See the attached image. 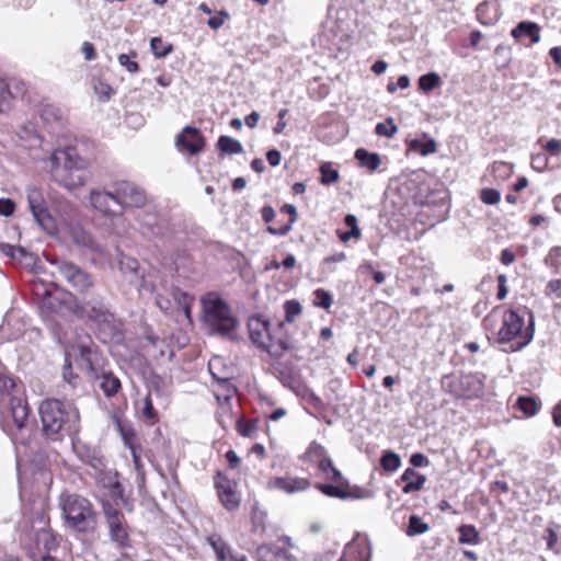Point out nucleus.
<instances>
[{
    "label": "nucleus",
    "instance_id": "1",
    "mask_svg": "<svg viewBox=\"0 0 561 561\" xmlns=\"http://www.w3.org/2000/svg\"><path fill=\"white\" fill-rule=\"evenodd\" d=\"M482 328L488 340L510 344L513 352L527 346L535 334L533 313L527 310H515L505 305L492 308L483 318Z\"/></svg>",
    "mask_w": 561,
    "mask_h": 561
},
{
    "label": "nucleus",
    "instance_id": "2",
    "mask_svg": "<svg viewBox=\"0 0 561 561\" xmlns=\"http://www.w3.org/2000/svg\"><path fill=\"white\" fill-rule=\"evenodd\" d=\"M354 21L346 10L336 11L335 16L329 15L321 31L313 41L328 58L344 60L353 44Z\"/></svg>",
    "mask_w": 561,
    "mask_h": 561
},
{
    "label": "nucleus",
    "instance_id": "3",
    "mask_svg": "<svg viewBox=\"0 0 561 561\" xmlns=\"http://www.w3.org/2000/svg\"><path fill=\"white\" fill-rule=\"evenodd\" d=\"M75 364L79 369L87 373L92 378H99L96 366L99 365V354L89 344L79 343L71 345L66 352V364L64 368V378L72 382L71 366ZM99 387L106 397L115 396L121 389V380L112 373H103L100 376Z\"/></svg>",
    "mask_w": 561,
    "mask_h": 561
},
{
    "label": "nucleus",
    "instance_id": "4",
    "mask_svg": "<svg viewBox=\"0 0 561 561\" xmlns=\"http://www.w3.org/2000/svg\"><path fill=\"white\" fill-rule=\"evenodd\" d=\"M39 414L45 434L56 438L59 434L78 431L79 411L73 403L57 399H47L39 405Z\"/></svg>",
    "mask_w": 561,
    "mask_h": 561
},
{
    "label": "nucleus",
    "instance_id": "5",
    "mask_svg": "<svg viewBox=\"0 0 561 561\" xmlns=\"http://www.w3.org/2000/svg\"><path fill=\"white\" fill-rule=\"evenodd\" d=\"M203 322L210 333L236 339L239 321L230 306L216 293H208L201 299Z\"/></svg>",
    "mask_w": 561,
    "mask_h": 561
},
{
    "label": "nucleus",
    "instance_id": "6",
    "mask_svg": "<svg viewBox=\"0 0 561 561\" xmlns=\"http://www.w3.org/2000/svg\"><path fill=\"white\" fill-rule=\"evenodd\" d=\"M15 383L12 378L0 375V407H8L18 433H12L14 440L25 443L31 433L28 407L21 396L13 394Z\"/></svg>",
    "mask_w": 561,
    "mask_h": 561
},
{
    "label": "nucleus",
    "instance_id": "7",
    "mask_svg": "<svg viewBox=\"0 0 561 561\" xmlns=\"http://www.w3.org/2000/svg\"><path fill=\"white\" fill-rule=\"evenodd\" d=\"M248 329L252 343L274 357L283 356L290 348V343L286 337L275 336L270 321L263 316L251 317Z\"/></svg>",
    "mask_w": 561,
    "mask_h": 561
},
{
    "label": "nucleus",
    "instance_id": "8",
    "mask_svg": "<svg viewBox=\"0 0 561 561\" xmlns=\"http://www.w3.org/2000/svg\"><path fill=\"white\" fill-rule=\"evenodd\" d=\"M62 514L67 524L77 531L87 533L95 527L96 518L91 503L77 494L61 499Z\"/></svg>",
    "mask_w": 561,
    "mask_h": 561
},
{
    "label": "nucleus",
    "instance_id": "9",
    "mask_svg": "<svg viewBox=\"0 0 561 561\" xmlns=\"http://www.w3.org/2000/svg\"><path fill=\"white\" fill-rule=\"evenodd\" d=\"M443 385L451 394L466 400L481 398L484 393V376L478 373L448 375Z\"/></svg>",
    "mask_w": 561,
    "mask_h": 561
},
{
    "label": "nucleus",
    "instance_id": "10",
    "mask_svg": "<svg viewBox=\"0 0 561 561\" xmlns=\"http://www.w3.org/2000/svg\"><path fill=\"white\" fill-rule=\"evenodd\" d=\"M448 213V192L443 184L430 191L423 199V217L426 222L433 227L436 222L445 220Z\"/></svg>",
    "mask_w": 561,
    "mask_h": 561
},
{
    "label": "nucleus",
    "instance_id": "11",
    "mask_svg": "<svg viewBox=\"0 0 561 561\" xmlns=\"http://www.w3.org/2000/svg\"><path fill=\"white\" fill-rule=\"evenodd\" d=\"M103 511L108 525L111 539L121 547L126 546L128 543V530L123 513L110 502L103 503Z\"/></svg>",
    "mask_w": 561,
    "mask_h": 561
},
{
    "label": "nucleus",
    "instance_id": "12",
    "mask_svg": "<svg viewBox=\"0 0 561 561\" xmlns=\"http://www.w3.org/2000/svg\"><path fill=\"white\" fill-rule=\"evenodd\" d=\"M56 271L64 277L76 290L83 293L92 286L90 275L79 266L66 262L55 260L51 262Z\"/></svg>",
    "mask_w": 561,
    "mask_h": 561
},
{
    "label": "nucleus",
    "instance_id": "13",
    "mask_svg": "<svg viewBox=\"0 0 561 561\" xmlns=\"http://www.w3.org/2000/svg\"><path fill=\"white\" fill-rule=\"evenodd\" d=\"M26 198L30 210L36 220V222L44 229H48L51 226L53 219L48 213L46 201L39 190L36 187H27Z\"/></svg>",
    "mask_w": 561,
    "mask_h": 561
},
{
    "label": "nucleus",
    "instance_id": "14",
    "mask_svg": "<svg viewBox=\"0 0 561 561\" xmlns=\"http://www.w3.org/2000/svg\"><path fill=\"white\" fill-rule=\"evenodd\" d=\"M116 198L118 207H144L147 203L145 192L130 182H119L116 184Z\"/></svg>",
    "mask_w": 561,
    "mask_h": 561
},
{
    "label": "nucleus",
    "instance_id": "15",
    "mask_svg": "<svg viewBox=\"0 0 561 561\" xmlns=\"http://www.w3.org/2000/svg\"><path fill=\"white\" fill-rule=\"evenodd\" d=\"M311 482L307 478L291 476L273 477L267 481V489L278 490L287 494L300 493L308 490Z\"/></svg>",
    "mask_w": 561,
    "mask_h": 561
},
{
    "label": "nucleus",
    "instance_id": "16",
    "mask_svg": "<svg viewBox=\"0 0 561 561\" xmlns=\"http://www.w3.org/2000/svg\"><path fill=\"white\" fill-rule=\"evenodd\" d=\"M216 486L220 502L225 508L228 511L237 510L240 505V495L237 491L236 482L219 474L216 480Z\"/></svg>",
    "mask_w": 561,
    "mask_h": 561
},
{
    "label": "nucleus",
    "instance_id": "17",
    "mask_svg": "<svg viewBox=\"0 0 561 561\" xmlns=\"http://www.w3.org/2000/svg\"><path fill=\"white\" fill-rule=\"evenodd\" d=\"M175 145L179 150L187 151L190 154L194 156L203 150L204 138L198 129L186 126L176 137Z\"/></svg>",
    "mask_w": 561,
    "mask_h": 561
},
{
    "label": "nucleus",
    "instance_id": "18",
    "mask_svg": "<svg viewBox=\"0 0 561 561\" xmlns=\"http://www.w3.org/2000/svg\"><path fill=\"white\" fill-rule=\"evenodd\" d=\"M53 175L62 186L72 190L79 187L88 180V171L85 168H53Z\"/></svg>",
    "mask_w": 561,
    "mask_h": 561
},
{
    "label": "nucleus",
    "instance_id": "19",
    "mask_svg": "<svg viewBox=\"0 0 561 561\" xmlns=\"http://www.w3.org/2000/svg\"><path fill=\"white\" fill-rule=\"evenodd\" d=\"M91 206L103 215H115V206H118V199L116 198V191L110 193L103 190H92L90 192Z\"/></svg>",
    "mask_w": 561,
    "mask_h": 561
},
{
    "label": "nucleus",
    "instance_id": "20",
    "mask_svg": "<svg viewBox=\"0 0 561 561\" xmlns=\"http://www.w3.org/2000/svg\"><path fill=\"white\" fill-rule=\"evenodd\" d=\"M53 168H65V169H75V168H85V163L82 159L79 158L77 152L73 149H64L57 150L53 158Z\"/></svg>",
    "mask_w": 561,
    "mask_h": 561
},
{
    "label": "nucleus",
    "instance_id": "21",
    "mask_svg": "<svg viewBox=\"0 0 561 561\" xmlns=\"http://www.w3.org/2000/svg\"><path fill=\"white\" fill-rule=\"evenodd\" d=\"M208 543L216 553L218 561H248L243 556L232 554L228 545L217 535H211L207 538Z\"/></svg>",
    "mask_w": 561,
    "mask_h": 561
},
{
    "label": "nucleus",
    "instance_id": "22",
    "mask_svg": "<svg viewBox=\"0 0 561 561\" xmlns=\"http://www.w3.org/2000/svg\"><path fill=\"white\" fill-rule=\"evenodd\" d=\"M511 35L517 41L527 37L530 43H538L540 41V27L535 22L523 21L512 30Z\"/></svg>",
    "mask_w": 561,
    "mask_h": 561
},
{
    "label": "nucleus",
    "instance_id": "23",
    "mask_svg": "<svg viewBox=\"0 0 561 561\" xmlns=\"http://www.w3.org/2000/svg\"><path fill=\"white\" fill-rule=\"evenodd\" d=\"M476 12L478 21L485 26L493 25L500 19L499 5L492 1L481 2Z\"/></svg>",
    "mask_w": 561,
    "mask_h": 561
},
{
    "label": "nucleus",
    "instance_id": "24",
    "mask_svg": "<svg viewBox=\"0 0 561 561\" xmlns=\"http://www.w3.org/2000/svg\"><path fill=\"white\" fill-rule=\"evenodd\" d=\"M516 408L520 410L525 416L531 417L539 412L541 402L533 396H519L516 400Z\"/></svg>",
    "mask_w": 561,
    "mask_h": 561
},
{
    "label": "nucleus",
    "instance_id": "25",
    "mask_svg": "<svg viewBox=\"0 0 561 561\" xmlns=\"http://www.w3.org/2000/svg\"><path fill=\"white\" fill-rule=\"evenodd\" d=\"M35 545L38 552H49L57 546L55 536L47 529H41L36 533Z\"/></svg>",
    "mask_w": 561,
    "mask_h": 561
},
{
    "label": "nucleus",
    "instance_id": "26",
    "mask_svg": "<svg viewBox=\"0 0 561 561\" xmlns=\"http://www.w3.org/2000/svg\"><path fill=\"white\" fill-rule=\"evenodd\" d=\"M72 240L77 244L82 245V247L91 250L92 252L100 253V254L103 252L102 248L92 238V236L90 233H88L87 231L82 230V229H76L72 232Z\"/></svg>",
    "mask_w": 561,
    "mask_h": 561
},
{
    "label": "nucleus",
    "instance_id": "27",
    "mask_svg": "<svg viewBox=\"0 0 561 561\" xmlns=\"http://www.w3.org/2000/svg\"><path fill=\"white\" fill-rule=\"evenodd\" d=\"M257 556L263 561H296V559L286 550H277L273 552L268 547H260Z\"/></svg>",
    "mask_w": 561,
    "mask_h": 561
},
{
    "label": "nucleus",
    "instance_id": "28",
    "mask_svg": "<svg viewBox=\"0 0 561 561\" xmlns=\"http://www.w3.org/2000/svg\"><path fill=\"white\" fill-rule=\"evenodd\" d=\"M459 543L478 545L480 542V534L473 525H461L458 528Z\"/></svg>",
    "mask_w": 561,
    "mask_h": 561
},
{
    "label": "nucleus",
    "instance_id": "29",
    "mask_svg": "<svg viewBox=\"0 0 561 561\" xmlns=\"http://www.w3.org/2000/svg\"><path fill=\"white\" fill-rule=\"evenodd\" d=\"M401 480L404 482L402 488L404 493H411L421 489V476H419L413 469H407L402 474Z\"/></svg>",
    "mask_w": 561,
    "mask_h": 561
},
{
    "label": "nucleus",
    "instance_id": "30",
    "mask_svg": "<svg viewBox=\"0 0 561 561\" xmlns=\"http://www.w3.org/2000/svg\"><path fill=\"white\" fill-rule=\"evenodd\" d=\"M355 157L363 167L371 171L376 170L380 164V158L377 153H370L362 148L356 150Z\"/></svg>",
    "mask_w": 561,
    "mask_h": 561
},
{
    "label": "nucleus",
    "instance_id": "31",
    "mask_svg": "<svg viewBox=\"0 0 561 561\" xmlns=\"http://www.w3.org/2000/svg\"><path fill=\"white\" fill-rule=\"evenodd\" d=\"M218 148L226 153H241L243 152V147L241 142L234 138L229 136H221L218 139Z\"/></svg>",
    "mask_w": 561,
    "mask_h": 561
},
{
    "label": "nucleus",
    "instance_id": "32",
    "mask_svg": "<svg viewBox=\"0 0 561 561\" xmlns=\"http://www.w3.org/2000/svg\"><path fill=\"white\" fill-rule=\"evenodd\" d=\"M12 99L13 92L10 89V84L0 77V113H5L11 108Z\"/></svg>",
    "mask_w": 561,
    "mask_h": 561
},
{
    "label": "nucleus",
    "instance_id": "33",
    "mask_svg": "<svg viewBox=\"0 0 561 561\" xmlns=\"http://www.w3.org/2000/svg\"><path fill=\"white\" fill-rule=\"evenodd\" d=\"M545 264L552 270L554 274L561 272V247H552L545 257Z\"/></svg>",
    "mask_w": 561,
    "mask_h": 561
},
{
    "label": "nucleus",
    "instance_id": "34",
    "mask_svg": "<svg viewBox=\"0 0 561 561\" xmlns=\"http://www.w3.org/2000/svg\"><path fill=\"white\" fill-rule=\"evenodd\" d=\"M35 294L43 298L42 302L48 309L54 311L60 310L59 305H57V298L48 289H45L43 285H35Z\"/></svg>",
    "mask_w": 561,
    "mask_h": 561
},
{
    "label": "nucleus",
    "instance_id": "35",
    "mask_svg": "<svg viewBox=\"0 0 561 561\" xmlns=\"http://www.w3.org/2000/svg\"><path fill=\"white\" fill-rule=\"evenodd\" d=\"M82 318H88L98 322L105 321L107 319V312L105 308L100 305L99 307H82Z\"/></svg>",
    "mask_w": 561,
    "mask_h": 561
},
{
    "label": "nucleus",
    "instance_id": "36",
    "mask_svg": "<svg viewBox=\"0 0 561 561\" xmlns=\"http://www.w3.org/2000/svg\"><path fill=\"white\" fill-rule=\"evenodd\" d=\"M317 489L319 491H321L323 494H325L327 496H330V497H336V499H342V500H345V499H348L351 497V493L343 490L341 486L339 485H332V484H318L317 485Z\"/></svg>",
    "mask_w": 561,
    "mask_h": 561
},
{
    "label": "nucleus",
    "instance_id": "37",
    "mask_svg": "<svg viewBox=\"0 0 561 561\" xmlns=\"http://www.w3.org/2000/svg\"><path fill=\"white\" fill-rule=\"evenodd\" d=\"M389 37L392 42L403 43L411 37L410 31L400 24H391Z\"/></svg>",
    "mask_w": 561,
    "mask_h": 561
},
{
    "label": "nucleus",
    "instance_id": "38",
    "mask_svg": "<svg viewBox=\"0 0 561 561\" xmlns=\"http://www.w3.org/2000/svg\"><path fill=\"white\" fill-rule=\"evenodd\" d=\"M398 128L392 118H388L386 122L378 123L375 131L378 136L391 138L397 133Z\"/></svg>",
    "mask_w": 561,
    "mask_h": 561
},
{
    "label": "nucleus",
    "instance_id": "39",
    "mask_svg": "<svg viewBox=\"0 0 561 561\" xmlns=\"http://www.w3.org/2000/svg\"><path fill=\"white\" fill-rule=\"evenodd\" d=\"M380 463L386 471H394L400 467V457L392 451H387L382 455Z\"/></svg>",
    "mask_w": 561,
    "mask_h": 561
},
{
    "label": "nucleus",
    "instance_id": "40",
    "mask_svg": "<svg viewBox=\"0 0 561 561\" xmlns=\"http://www.w3.org/2000/svg\"><path fill=\"white\" fill-rule=\"evenodd\" d=\"M150 47L154 56L164 57L171 50L172 46L163 42L160 37H152Z\"/></svg>",
    "mask_w": 561,
    "mask_h": 561
},
{
    "label": "nucleus",
    "instance_id": "41",
    "mask_svg": "<svg viewBox=\"0 0 561 561\" xmlns=\"http://www.w3.org/2000/svg\"><path fill=\"white\" fill-rule=\"evenodd\" d=\"M94 91L98 94L100 101L110 100L111 95L114 93L113 88L102 79L94 81Z\"/></svg>",
    "mask_w": 561,
    "mask_h": 561
},
{
    "label": "nucleus",
    "instance_id": "42",
    "mask_svg": "<svg viewBox=\"0 0 561 561\" xmlns=\"http://www.w3.org/2000/svg\"><path fill=\"white\" fill-rule=\"evenodd\" d=\"M324 457H327L324 447L317 443H312L306 451V458L311 462L318 463Z\"/></svg>",
    "mask_w": 561,
    "mask_h": 561
},
{
    "label": "nucleus",
    "instance_id": "43",
    "mask_svg": "<svg viewBox=\"0 0 561 561\" xmlns=\"http://www.w3.org/2000/svg\"><path fill=\"white\" fill-rule=\"evenodd\" d=\"M480 199L485 205H496L501 199V194L495 188L485 187L480 191Z\"/></svg>",
    "mask_w": 561,
    "mask_h": 561
},
{
    "label": "nucleus",
    "instance_id": "44",
    "mask_svg": "<svg viewBox=\"0 0 561 561\" xmlns=\"http://www.w3.org/2000/svg\"><path fill=\"white\" fill-rule=\"evenodd\" d=\"M285 309V320L286 322H294L296 317L301 313V306L299 302L295 300H288L284 305Z\"/></svg>",
    "mask_w": 561,
    "mask_h": 561
},
{
    "label": "nucleus",
    "instance_id": "45",
    "mask_svg": "<svg viewBox=\"0 0 561 561\" xmlns=\"http://www.w3.org/2000/svg\"><path fill=\"white\" fill-rule=\"evenodd\" d=\"M314 305L323 309H329L332 305V295L324 289L314 291Z\"/></svg>",
    "mask_w": 561,
    "mask_h": 561
},
{
    "label": "nucleus",
    "instance_id": "46",
    "mask_svg": "<svg viewBox=\"0 0 561 561\" xmlns=\"http://www.w3.org/2000/svg\"><path fill=\"white\" fill-rule=\"evenodd\" d=\"M121 271L125 274H135L137 275L139 264L138 262L129 256H123L119 261Z\"/></svg>",
    "mask_w": 561,
    "mask_h": 561
},
{
    "label": "nucleus",
    "instance_id": "47",
    "mask_svg": "<svg viewBox=\"0 0 561 561\" xmlns=\"http://www.w3.org/2000/svg\"><path fill=\"white\" fill-rule=\"evenodd\" d=\"M0 251L10 257L21 259L26 255V251L21 247H14L8 243H0Z\"/></svg>",
    "mask_w": 561,
    "mask_h": 561
},
{
    "label": "nucleus",
    "instance_id": "48",
    "mask_svg": "<svg viewBox=\"0 0 561 561\" xmlns=\"http://www.w3.org/2000/svg\"><path fill=\"white\" fill-rule=\"evenodd\" d=\"M108 496L111 497V500H113L114 504L116 506L119 505V503L122 504H125V500L123 497V490H122V486L119 484L118 481H114L111 485H110V490H108Z\"/></svg>",
    "mask_w": 561,
    "mask_h": 561
},
{
    "label": "nucleus",
    "instance_id": "49",
    "mask_svg": "<svg viewBox=\"0 0 561 561\" xmlns=\"http://www.w3.org/2000/svg\"><path fill=\"white\" fill-rule=\"evenodd\" d=\"M320 170L322 173L321 182L323 184H331L337 181V171L333 170L329 164H323Z\"/></svg>",
    "mask_w": 561,
    "mask_h": 561
},
{
    "label": "nucleus",
    "instance_id": "50",
    "mask_svg": "<svg viewBox=\"0 0 561 561\" xmlns=\"http://www.w3.org/2000/svg\"><path fill=\"white\" fill-rule=\"evenodd\" d=\"M497 282V293L496 299L504 300L507 297L508 288H507V277L505 274H499L496 276Z\"/></svg>",
    "mask_w": 561,
    "mask_h": 561
},
{
    "label": "nucleus",
    "instance_id": "51",
    "mask_svg": "<svg viewBox=\"0 0 561 561\" xmlns=\"http://www.w3.org/2000/svg\"><path fill=\"white\" fill-rule=\"evenodd\" d=\"M15 210V203L10 198H0V215L9 217Z\"/></svg>",
    "mask_w": 561,
    "mask_h": 561
},
{
    "label": "nucleus",
    "instance_id": "52",
    "mask_svg": "<svg viewBox=\"0 0 561 561\" xmlns=\"http://www.w3.org/2000/svg\"><path fill=\"white\" fill-rule=\"evenodd\" d=\"M229 18L226 11H221L218 15L210 16L207 21V25L213 30H218L225 23V19Z\"/></svg>",
    "mask_w": 561,
    "mask_h": 561
},
{
    "label": "nucleus",
    "instance_id": "53",
    "mask_svg": "<svg viewBox=\"0 0 561 561\" xmlns=\"http://www.w3.org/2000/svg\"><path fill=\"white\" fill-rule=\"evenodd\" d=\"M123 434V438L125 440V444L128 446V448L130 449L131 451V456H133V460H134V465L137 469L140 468V458L139 456L137 455V451H136V448L135 446L131 444V440H130V436L133 435V433H127V432H122Z\"/></svg>",
    "mask_w": 561,
    "mask_h": 561
},
{
    "label": "nucleus",
    "instance_id": "54",
    "mask_svg": "<svg viewBox=\"0 0 561 561\" xmlns=\"http://www.w3.org/2000/svg\"><path fill=\"white\" fill-rule=\"evenodd\" d=\"M439 82V78L435 72H428L423 75V91H430L436 87Z\"/></svg>",
    "mask_w": 561,
    "mask_h": 561
},
{
    "label": "nucleus",
    "instance_id": "55",
    "mask_svg": "<svg viewBox=\"0 0 561 561\" xmlns=\"http://www.w3.org/2000/svg\"><path fill=\"white\" fill-rule=\"evenodd\" d=\"M141 413L146 419H149V420L153 419L156 416V411L153 408V403H152L150 393H148L146 396V398L144 399V407H142Z\"/></svg>",
    "mask_w": 561,
    "mask_h": 561
},
{
    "label": "nucleus",
    "instance_id": "56",
    "mask_svg": "<svg viewBox=\"0 0 561 561\" xmlns=\"http://www.w3.org/2000/svg\"><path fill=\"white\" fill-rule=\"evenodd\" d=\"M421 534V518L416 515L411 516L407 535L412 537Z\"/></svg>",
    "mask_w": 561,
    "mask_h": 561
},
{
    "label": "nucleus",
    "instance_id": "57",
    "mask_svg": "<svg viewBox=\"0 0 561 561\" xmlns=\"http://www.w3.org/2000/svg\"><path fill=\"white\" fill-rule=\"evenodd\" d=\"M546 294L548 296L556 295L557 297H561V279H551L546 287Z\"/></svg>",
    "mask_w": 561,
    "mask_h": 561
},
{
    "label": "nucleus",
    "instance_id": "58",
    "mask_svg": "<svg viewBox=\"0 0 561 561\" xmlns=\"http://www.w3.org/2000/svg\"><path fill=\"white\" fill-rule=\"evenodd\" d=\"M545 150L551 156H559L561 152V140L552 138L545 145Z\"/></svg>",
    "mask_w": 561,
    "mask_h": 561
},
{
    "label": "nucleus",
    "instance_id": "59",
    "mask_svg": "<svg viewBox=\"0 0 561 561\" xmlns=\"http://www.w3.org/2000/svg\"><path fill=\"white\" fill-rule=\"evenodd\" d=\"M515 260H516V254L512 249L506 248L501 251L500 262L503 265H511L515 262Z\"/></svg>",
    "mask_w": 561,
    "mask_h": 561
},
{
    "label": "nucleus",
    "instance_id": "60",
    "mask_svg": "<svg viewBox=\"0 0 561 561\" xmlns=\"http://www.w3.org/2000/svg\"><path fill=\"white\" fill-rule=\"evenodd\" d=\"M345 225H346L347 227H350V228H351V230H353V236H354V238H356V239H357V238H359V237L362 236V233H360V229H359V228H358V226H357V218H356V216L351 215V214H350V215H347V216L345 217Z\"/></svg>",
    "mask_w": 561,
    "mask_h": 561
},
{
    "label": "nucleus",
    "instance_id": "61",
    "mask_svg": "<svg viewBox=\"0 0 561 561\" xmlns=\"http://www.w3.org/2000/svg\"><path fill=\"white\" fill-rule=\"evenodd\" d=\"M254 431H255L254 424H252L250 422H242V421L238 422V432L242 436L250 437V436H252Z\"/></svg>",
    "mask_w": 561,
    "mask_h": 561
},
{
    "label": "nucleus",
    "instance_id": "62",
    "mask_svg": "<svg viewBox=\"0 0 561 561\" xmlns=\"http://www.w3.org/2000/svg\"><path fill=\"white\" fill-rule=\"evenodd\" d=\"M436 152V142L434 139L423 134V156Z\"/></svg>",
    "mask_w": 561,
    "mask_h": 561
},
{
    "label": "nucleus",
    "instance_id": "63",
    "mask_svg": "<svg viewBox=\"0 0 561 561\" xmlns=\"http://www.w3.org/2000/svg\"><path fill=\"white\" fill-rule=\"evenodd\" d=\"M119 65L125 67L126 70H138V64L136 61L130 60V56L126 54H121L118 57Z\"/></svg>",
    "mask_w": 561,
    "mask_h": 561
},
{
    "label": "nucleus",
    "instance_id": "64",
    "mask_svg": "<svg viewBox=\"0 0 561 561\" xmlns=\"http://www.w3.org/2000/svg\"><path fill=\"white\" fill-rule=\"evenodd\" d=\"M266 159L272 167H277L282 161V154L278 150L272 149L266 153Z\"/></svg>",
    "mask_w": 561,
    "mask_h": 561
}]
</instances>
